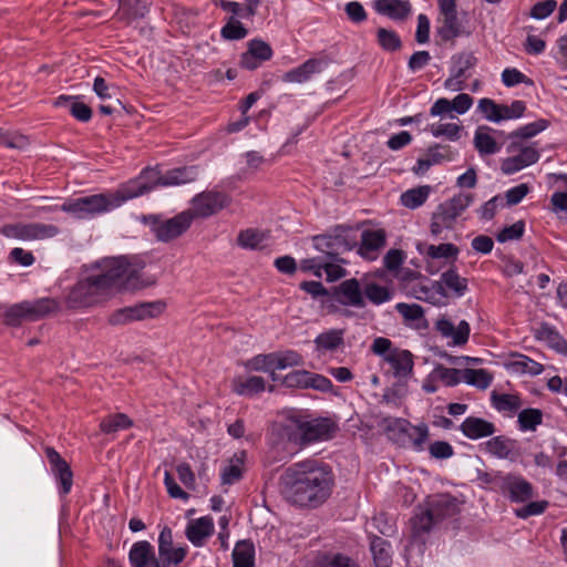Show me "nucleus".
I'll return each mask as SVG.
<instances>
[{
  "label": "nucleus",
  "instance_id": "41",
  "mask_svg": "<svg viewBox=\"0 0 567 567\" xmlns=\"http://www.w3.org/2000/svg\"><path fill=\"white\" fill-rule=\"evenodd\" d=\"M483 130H487V127H478L475 132V148L481 155H491L497 153L499 151V146L497 145L496 141L489 134L483 132Z\"/></svg>",
  "mask_w": 567,
  "mask_h": 567
},
{
  "label": "nucleus",
  "instance_id": "3",
  "mask_svg": "<svg viewBox=\"0 0 567 567\" xmlns=\"http://www.w3.org/2000/svg\"><path fill=\"white\" fill-rule=\"evenodd\" d=\"M458 509V499L450 494L429 496L412 518L413 530L415 534L429 533L434 525L456 515Z\"/></svg>",
  "mask_w": 567,
  "mask_h": 567
},
{
  "label": "nucleus",
  "instance_id": "60",
  "mask_svg": "<svg viewBox=\"0 0 567 567\" xmlns=\"http://www.w3.org/2000/svg\"><path fill=\"white\" fill-rule=\"evenodd\" d=\"M433 165L441 164L443 162H450L454 157V153L449 145L436 144L427 150L426 153Z\"/></svg>",
  "mask_w": 567,
  "mask_h": 567
},
{
  "label": "nucleus",
  "instance_id": "42",
  "mask_svg": "<svg viewBox=\"0 0 567 567\" xmlns=\"http://www.w3.org/2000/svg\"><path fill=\"white\" fill-rule=\"evenodd\" d=\"M430 186H420L404 192L401 196L402 204L411 209L420 207L429 197Z\"/></svg>",
  "mask_w": 567,
  "mask_h": 567
},
{
  "label": "nucleus",
  "instance_id": "28",
  "mask_svg": "<svg viewBox=\"0 0 567 567\" xmlns=\"http://www.w3.org/2000/svg\"><path fill=\"white\" fill-rule=\"evenodd\" d=\"M55 106H68L71 115L80 122H89L92 118V109L83 103L79 102L76 96H59L55 102Z\"/></svg>",
  "mask_w": 567,
  "mask_h": 567
},
{
  "label": "nucleus",
  "instance_id": "25",
  "mask_svg": "<svg viewBox=\"0 0 567 567\" xmlns=\"http://www.w3.org/2000/svg\"><path fill=\"white\" fill-rule=\"evenodd\" d=\"M214 533V523L210 517H200L189 522L186 528V537L195 546H202L205 538Z\"/></svg>",
  "mask_w": 567,
  "mask_h": 567
},
{
  "label": "nucleus",
  "instance_id": "24",
  "mask_svg": "<svg viewBox=\"0 0 567 567\" xmlns=\"http://www.w3.org/2000/svg\"><path fill=\"white\" fill-rule=\"evenodd\" d=\"M486 451L498 458L513 460L518 455L517 441L504 435L494 436L485 443Z\"/></svg>",
  "mask_w": 567,
  "mask_h": 567
},
{
  "label": "nucleus",
  "instance_id": "37",
  "mask_svg": "<svg viewBox=\"0 0 567 567\" xmlns=\"http://www.w3.org/2000/svg\"><path fill=\"white\" fill-rule=\"evenodd\" d=\"M442 279L454 297H462L467 290V279L461 277L453 267L442 274Z\"/></svg>",
  "mask_w": 567,
  "mask_h": 567
},
{
  "label": "nucleus",
  "instance_id": "53",
  "mask_svg": "<svg viewBox=\"0 0 567 567\" xmlns=\"http://www.w3.org/2000/svg\"><path fill=\"white\" fill-rule=\"evenodd\" d=\"M499 110L498 115L494 116V122L520 117L526 110V105L525 102L516 100L511 105H501Z\"/></svg>",
  "mask_w": 567,
  "mask_h": 567
},
{
  "label": "nucleus",
  "instance_id": "43",
  "mask_svg": "<svg viewBox=\"0 0 567 567\" xmlns=\"http://www.w3.org/2000/svg\"><path fill=\"white\" fill-rule=\"evenodd\" d=\"M518 425L522 431H535L543 422V412L539 409H524L518 413Z\"/></svg>",
  "mask_w": 567,
  "mask_h": 567
},
{
  "label": "nucleus",
  "instance_id": "56",
  "mask_svg": "<svg viewBox=\"0 0 567 567\" xmlns=\"http://www.w3.org/2000/svg\"><path fill=\"white\" fill-rule=\"evenodd\" d=\"M382 429L389 434H404L410 430L411 423L405 419L384 417L381 421Z\"/></svg>",
  "mask_w": 567,
  "mask_h": 567
},
{
  "label": "nucleus",
  "instance_id": "19",
  "mask_svg": "<svg viewBox=\"0 0 567 567\" xmlns=\"http://www.w3.org/2000/svg\"><path fill=\"white\" fill-rule=\"evenodd\" d=\"M198 176L197 166H183L167 171L155 178L156 186H177L196 181Z\"/></svg>",
  "mask_w": 567,
  "mask_h": 567
},
{
  "label": "nucleus",
  "instance_id": "27",
  "mask_svg": "<svg viewBox=\"0 0 567 567\" xmlns=\"http://www.w3.org/2000/svg\"><path fill=\"white\" fill-rule=\"evenodd\" d=\"M344 329H331L319 333L315 339L316 350L320 353L332 352L344 344Z\"/></svg>",
  "mask_w": 567,
  "mask_h": 567
},
{
  "label": "nucleus",
  "instance_id": "4",
  "mask_svg": "<svg viewBox=\"0 0 567 567\" xmlns=\"http://www.w3.org/2000/svg\"><path fill=\"white\" fill-rule=\"evenodd\" d=\"M472 194L460 193L439 205L432 215L431 233L439 235L443 229L453 228L457 217L472 204Z\"/></svg>",
  "mask_w": 567,
  "mask_h": 567
},
{
  "label": "nucleus",
  "instance_id": "6",
  "mask_svg": "<svg viewBox=\"0 0 567 567\" xmlns=\"http://www.w3.org/2000/svg\"><path fill=\"white\" fill-rule=\"evenodd\" d=\"M290 420L303 444L330 440L338 430L337 423L329 417L306 420L302 416H292Z\"/></svg>",
  "mask_w": 567,
  "mask_h": 567
},
{
  "label": "nucleus",
  "instance_id": "2",
  "mask_svg": "<svg viewBox=\"0 0 567 567\" xmlns=\"http://www.w3.org/2000/svg\"><path fill=\"white\" fill-rule=\"evenodd\" d=\"M334 476L329 465L306 460L288 466L279 477L281 496L302 508H317L330 497Z\"/></svg>",
  "mask_w": 567,
  "mask_h": 567
},
{
  "label": "nucleus",
  "instance_id": "61",
  "mask_svg": "<svg viewBox=\"0 0 567 567\" xmlns=\"http://www.w3.org/2000/svg\"><path fill=\"white\" fill-rule=\"evenodd\" d=\"M525 231L524 220H518L511 226L504 227L496 236L497 241L506 243L520 239Z\"/></svg>",
  "mask_w": 567,
  "mask_h": 567
},
{
  "label": "nucleus",
  "instance_id": "45",
  "mask_svg": "<svg viewBox=\"0 0 567 567\" xmlns=\"http://www.w3.org/2000/svg\"><path fill=\"white\" fill-rule=\"evenodd\" d=\"M377 40L379 45L389 52L398 51L402 48V41L399 34L385 28H379L377 30Z\"/></svg>",
  "mask_w": 567,
  "mask_h": 567
},
{
  "label": "nucleus",
  "instance_id": "17",
  "mask_svg": "<svg viewBox=\"0 0 567 567\" xmlns=\"http://www.w3.org/2000/svg\"><path fill=\"white\" fill-rule=\"evenodd\" d=\"M373 9L394 21H405L412 13V6L408 0H373Z\"/></svg>",
  "mask_w": 567,
  "mask_h": 567
},
{
  "label": "nucleus",
  "instance_id": "11",
  "mask_svg": "<svg viewBox=\"0 0 567 567\" xmlns=\"http://www.w3.org/2000/svg\"><path fill=\"white\" fill-rule=\"evenodd\" d=\"M165 303L162 301L144 302L133 307L117 309L109 317L111 326L126 324L134 320L153 318L163 312Z\"/></svg>",
  "mask_w": 567,
  "mask_h": 567
},
{
  "label": "nucleus",
  "instance_id": "16",
  "mask_svg": "<svg viewBox=\"0 0 567 567\" xmlns=\"http://www.w3.org/2000/svg\"><path fill=\"white\" fill-rule=\"evenodd\" d=\"M363 292L360 281L357 278H350L333 287L332 297L342 306L361 309L367 306Z\"/></svg>",
  "mask_w": 567,
  "mask_h": 567
},
{
  "label": "nucleus",
  "instance_id": "23",
  "mask_svg": "<svg viewBox=\"0 0 567 567\" xmlns=\"http://www.w3.org/2000/svg\"><path fill=\"white\" fill-rule=\"evenodd\" d=\"M323 65H327L324 60L309 59L298 68L285 73L282 79L285 82L303 83L310 80L313 74L321 72Z\"/></svg>",
  "mask_w": 567,
  "mask_h": 567
},
{
  "label": "nucleus",
  "instance_id": "57",
  "mask_svg": "<svg viewBox=\"0 0 567 567\" xmlns=\"http://www.w3.org/2000/svg\"><path fill=\"white\" fill-rule=\"evenodd\" d=\"M274 353L277 370H282L288 367H297L302 364V357L296 351L288 350L285 352Z\"/></svg>",
  "mask_w": 567,
  "mask_h": 567
},
{
  "label": "nucleus",
  "instance_id": "12",
  "mask_svg": "<svg viewBox=\"0 0 567 567\" xmlns=\"http://www.w3.org/2000/svg\"><path fill=\"white\" fill-rule=\"evenodd\" d=\"M509 153L518 151V154L504 158L501 169L506 175H512L529 165L535 164L539 159V152L534 146H524L513 141L507 147Z\"/></svg>",
  "mask_w": 567,
  "mask_h": 567
},
{
  "label": "nucleus",
  "instance_id": "34",
  "mask_svg": "<svg viewBox=\"0 0 567 567\" xmlns=\"http://www.w3.org/2000/svg\"><path fill=\"white\" fill-rule=\"evenodd\" d=\"M233 389L239 395H254L266 389V382L261 377H249L248 379H235Z\"/></svg>",
  "mask_w": 567,
  "mask_h": 567
},
{
  "label": "nucleus",
  "instance_id": "46",
  "mask_svg": "<svg viewBox=\"0 0 567 567\" xmlns=\"http://www.w3.org/2000/svg\"><path fill=\"white\" fill-rule=\"evenodd\" d=\"M463 380L471 385L480 389H486L492 383V375L484 369H465L463 370Z\"/></svg>",
  "mask_w": 567,
  "mask_h": 567
},
{
  "label": "nucleus",
  "instance_id": "30",
  "mask_svg": "<svg viewBox=\"0 0 567 567\" xmlns=\"http://www.w3.org/2000/svg\"><path fill=\"white\" fill-rule=\"evenodd\" d=\"M390 549L391 546L388 540L379 536L371 537L370 550L372 553L375 567H391L392 556Z\"/></svg>",
  "mask_w": 567,
  "mask_h": 567
},
{
  "label": "nucleus",
  "instance_id": "64",
  "mask_svg": "<svg viewBox=\"0 0 567 567\" xmlns=\"http://www.w3.org/2000/svg\"><path fill=\"white\" fill-rule=\"evenodd\" d=\"M318 567H360L351 557L343 554H334L327 557Z\"/></svg>",
  "mask_w": 567,
  "mask_h": 567
},
{
  "label": "nucleus",
  "instance_id": "49",
  "mask_svg": "<svg viewBox=\"0 0 567 567\" xmlns=\"http://www.w3.org/2000/svg\"><path fill=\"white\" fill-rule=\"evenodd\" d=\"M246 367L249 370L254 371H261V372H268V371H276V362H275V353H268V354H258L250 359Z\"/></svg>",
  "mask_w": 567,
  "mask_h": 567
},
{
  "label": "nucleus",
  "instance_id": "26",
  "mask_svg": "<svg viewBox=\"0 0 567 567\" xmlns=\"http://www.w3.org/2000/svg\"><path fill=\"white\" fill-rule=\"evenodd\" d=\"M128 558L132 567H154V559H157L153 546L146 540L135 543Z\"/></svg>",
  "mask_w": 567,
  "mask_h": 567
},
{
  "label": "nucleus",
  "instance_id": "10",
  "mask_svg": "<svg viewBox=\"0 0 567 567\" xmlns=\"http://www.w3.org/2000/svg\"><path fill=\"white\" fill-rule=\"evenodd\" d=\"M154 174L151 169H144L136 178L122 184L114 193H110L114 208L120 207L126 200L136 198L150 193L156 187L155 178L150 179L148 175Z\"/></svg>",
  "mask_w": 567,
  "mask_h": 567
},
{
  "label": "nucleus",
  "instance_id": "58",
  "mask_svg": "<svg viewBox=\"0 0 567 567\" xmlns=\"http://www.w3.org/2000/svg\"><path fill=\"white\" fill-rule=\"evenodd\" d=\"M246 52L258 59L259 62L268 61L272 56V50L270 45L267 42L258 39L249 41L248 50Z\"/></svg>",
  "mask_w": 567,
  "mask_h": 567
},
{
  "label": "nucleus",
  "instance_id": "21",
  "mask_svg": "<svg viewBox=\"0 0 567 567\" xmlns=\"http://www.w3.org/2000/svg\"><path fill=\"white\" fill-rule=\"evenodd\" d=\"M393 369L394 377L406 378L413 371V354L409 350L394 348L384 358Z\"/></svg>",
  "mask_w": 567,
  "mask_h": 567
},
{
  "label": "nucleus",
  "instance_id": "38",
  "mask_svg": "<svg viewBox=\"0 0 567 567\" xmlns=\"http://www.w3.org/2000/svg\"><path fill=\"white\" fill-rule=\"evenodd\" d=\"M131 426H133V421L124 413L107 415L100 423V430L105 434L115 433Z\"/></svg>",
  "mask_w": 567,
  "mask_h": 567
},
{
  "label": "nucleus",
  "instance_id": "22",
  "mask_svg": "<svg viewBox=\"0 0 567 567\" xmlns=\"http://www.w3.org/2000/svg\"><path fill=\"white\" fill-rule=\"evenodd\" d=\"M27 321H38L59 310V302L52 298H40L34 301H23Z\"/></svg>",
  "mask_w": 567,
  "mask_h": 567
},
{
  "label": "nucleus",
  "instance_id": "7",
  "mask_svg": "<svg viewBox=\"0 0 567 567\" xmlns=\"http://www.w3.org/2000/svg\"><path fill=\"white\" fill-rule=\"evenodd\" d=\"M114 209L110 194L79 197L61 205V210L78 218H86Z\"/></svg>",
  "mask_w": 567,
  "mask_h": 567
},
{
  "label": "nucleus",
  "instance_id": "63",
  "mask_svg": "<svg viewBox=\"0 0 567 567\" xmlns=\"http://www.w3.org/2000/svg\"><path fill=\"white\" fill-rule=\"evenodd\" d=\"M395 309L406 321H416L424 317L423 308L416 303L400 302L395 306Z\"/></svg>",
  "mask_w": 567,
  "mask_h": 567
},
{
  "label": "nucleus",
  "instance_id": "15",
  "mask_svg": "<svg viewBox=\"0 0 567 567\" xmlns=\"http://www.w3.org/2000/svg\"><path fill=\"white\" fill-rule=\"evenodd\" d=\"M313 243L318 250L326 254L327 259L338 262H346L339 256L355 246V241L349 240L343 234L316 236Z\"/></svg>",
  "mask_w": 567,
  "mask_h": 567
},
{
  "label": "nucleus",
  "instance_id": "9",
  "mask_svg": "<svg viewBox=\"0 0 567 567\" xmlns=\"http://www.w3.org/2000/svg\"><path fill=\"white\" fill-rule=\"evenodd\" d=\"M230 202V197L223 192L205 190L192 199V207L186 210L190 213L193 220L208 218L226 208Z\"/></svg>",
  "mask_w": 567,
  "mask_h": 567
},
{
  "label": "nucleus",
  "instance_id": "35",
  "mask_svg": "<svg viewBox=\"0 0 567 567\" xmlns=\"http://www.w3.org/2000/svg\"><path fill=\"white\" fill-rule=\"evenodd\" d=\"M515 360L508 363V367L517 373H527L529 375H538L544 371L543 364L536 362L525 354L514 353L512 354Z\"/></svg>",
  "mask_w": 567,
  "mask_h": 567
},
{
  "label": "nucleus",
  "instance_id": "62",
  "mask_svg": "<svg viewBox=\"0 0 567 567\" xmlns=\"http://www.w3.org/2000/svg\"><path fill=\"white\" fill-rule=\"evenodd\" d=\"M308 379L309 371L296 370L284 377L282 384L288 388L308 389Z\"/></svg>",
  "mask_w": 567,
  "mask_h": 567
},
{
  "label": "nucleus",
  "instance_id": "47",
  "mask_svg": "<svg viewBox=\"0 0 567 567\" xmlns=\"http://www.w3.org/2000/svg\"><path fill=\"white\" fill-rule=\"evenodd\" d=\"M432 375L442 381L446 386H454L463 380V371L454 368H446L439 364L432 372Z\"/></svg>",
  "mask_w": 567,
  "mask_h": 567
},
{
  "label": "nucleus",
  "instance_id": "55",
  "mask_svg": "<svg viewBox=\"0 0 567 567\" xmlns=\"http://www.w3.org/2000/svg\"><path fill=\"white\" fill-rule=\"evenodd\" d=\"M264 240V235L256 229L241 230L237 237V244L246 249H256Z\"/></svg>",
  "mask_w": 567,
  "mask_h": 567
},
{
  "label": "nucleus",
  "instance_id": "54",
  "mask_svg": "<svg viewBox=\"0 0 567 567\" xmlns=\"http://www.w3.org/2000/svg\"><path fill=\"white\" fill-rule=\"evenodd\" d=\"M248 31L243 23L231 17L229 21L223 27L221 35L227 40H240L247 35Z\"/></svg>",
  "mask_w": 567,
  "mask_h": 567
},
{
  "label": "nucleus",
  "instance_id": "44",
  "mask_svg": "<svg viewBox=\"0 0 567 567\" xmlns=\"http://www.w3.org/2000/svg\"><path fill=\"white\" fill-rule=\"evenodd\" d=\"M385 245V233L383 229L364 230L361 235V247L363 251H375Z\"/></svg>",
  "mask_w": 567,
  "mask_h": 567
},
{
  "label": "nucleus",
  "instance_id": "33",
  "mask_svg": "<svg viewBox=\"0 0 567 567\" xmlns=\"http://www.w3.org/2000/svg\"><path fill=\"white\" fill-rule=\"evenodd\" d=\"M363 297L365 301H370L372 305L380 306L388 302L393 297V290L388 287L381 286L374 281H369L363 285Z\"/></svg>",
  "mask_w": 567,
  "mask_h": 567
},
{
  "label": "nucleus",
  "instance_id": "36",
  "mask_svg": "<svg viewBox=\"0 0 567 567\" xmlns=\"http://www.w3.org/2000/svg\"><path fill=\"white\" fill-rule=\"evenodd\" d=\"M491 401L499 412H516L522 406V400L517 394L492 392Z\"/></svg>",
  "mask_w": 567,
  "mask_h": 567
},
{
  "label": "nucleus",
  "instance_id": "14",
  "mask_svg": "<svg viewBox=\"0 0 567 567\" xmlns=\"http://www.w3.org/2000/svg\"><path fill=\"white\" fill-rule=\"evenodd\" d=\"M456 8L455 0H439L442 25L437 28V34L443 41H453L463 34Z\"/></svg>",
  "mask_w": 567,
  "mask_h": 567
},
{
  "label": "nucleus",
  "instance_id": "50",
  "mask_svg": "<svg viewBox=\"0 0 567 567\" xmlns=\"http://www.w3.org/2000/svg\"><path fill=\"white\" fill-rule=\"evenodd\" d=\"M0 144L10 148L23 150L29 145V138L18 132L0 128Z\"/></svg>",
  "mask_w": 567,
  "mask_h": 567
},
{
  "label": "nucleus",
  "instance_id": "31",
  "mask_svg": "<svg viewBox=\"0 0 567 567\" xmlns=\"http://www.w3.org/2000/svg\"><path fill=\"white\" fill-rule=\"evenodd\" d=\"M535 338L537 340L546 341L549 347L560 353L567 352V341L547 323H542L535 330Z\"/></svg>",
  "mask_w": 567,
  "mask_h": 567
},
{
  "label": "nucleus",
  "instance_id": "59",
  "mask_svg": "<svg viewBox=\"0 0 567 567\" xmlns=\"http://www.w3.org/2000/svg\"><path fill=\"white\" fill-rule=\"evenodd\" d=\"M405 435L412 441L413 446L417 451H422L425 442L429 439V427L425 423L416 426L411 425Z\"/></svg>",
  "mask_w": 567,
  "mask_h": 567
},
{
  "label": "nucleus",
  "instance_id": "51",
  "mask_svg": "<svg viewBox=\"0 0 567 567\" xmlns=\"http://www.w3.org/2000/svg\"><path fill=\"white\" fill-rule=\"evenodd\" d=\"M52 473L60 484L61 494H69L73 485V473L70 465L65 463L61 467L59 466L52 470Z\"/></svg>",
  "mask_w": 567,
  "mask_h": 567
},
{
  "label": "nucleus",
  "instance_id": "32",
  "mask_svg": "<svg viewBox=\"0 0 567 567\" xmlns=\"http://www.w3.org/2000/svg\"><path fill=\"white\" fill-rule=\"evenodd\" d=\"M234 567L255 566V546L250 540H240L233 550Z\"/></svg>",
  "mask_w": 567,
  "mask_h": 567
},
{
  "label": "nucleus",
  "instance_id": "8",
  "mask_svg": "<svg viewBox=\"0 0 567 567\" xmlns=\"http://www.w3.org/2000/svg\"><path fill=\"white\" fill-rule=\"evenodd\" d=\"M59 227L42 223H16L7 224L0 228V234L23 241L43 240L53 238L59 234Z\"/></svg>",
  "mask_w": 567,
  "mask_h": 567
},
{
  "label": "nucleus",
  "instance_id": "52",
  "mask_svg": "<svg viewBox=\"0 0 567 567\" xmlns=\"http://www.w3.org/2000/svg\"><path fill=\"white\" fill-rule=\"evenodd\" d=\"M27 320V313L24 311L23 301L19 303H14L7 308L3 312V322L7 326L18 327L22 323V321Z\"/></svg>",
  "mask_w": 567,
  "mask_h": 567
},
{
  "label": "nucleus",
  "instance_id": "18",
  "mask_svg": "<svg viewBox=\"0 0 567 567\" xmlns=\"http://www.w3.org/2000/svg\"><path fill=\"white\" fill-rule=\"evenodd\" d=\"M502 488L512 502L522 503L533 497V486L520 476L508 474L503 478Z\"/></svg>",
  "mask_w": 567,
  "mask_h": 567
},
{
  "label": "nucleus",
  "instance_id": "39",
  "mask_svg": "<svg viewBox=\"0 0 567 567\" xmlns=\"http://www.w3.org/2000/svg\"><path fill=\"white\" fill-rule=\"evenodd\" d=\"M477 63L476 56L472 52H461L452 56L451 73L455 76H466V71L474 68Z\"/></svg>",
  "mask_w": 567,
  "mask_h": 567
},
{
  "label": "nucleus",
  "instance_id": "5",
  "mask_svg": "<svg viewBox=\"0 0 567 567\" xmlns=\"http://www.w3.org/2000/svg\"><path fill=\"white\" fill-rule=\"evenodd\" d=\"M152 228L156 239L162 243H171L183 236L192 226V215L183 210L172 218L162 219L158 216L150 215L144 218Z\"/></svg>",
  "mask_w": 567,
  "mask_h": 567
},
{
  "label": "nucleus",
  "instance_id": "29",
  "mask_svg": "<svg viewBox=\"0 0 567 567\" xmlns=\"http://www.w3.org/2000/svg\"><path fill=\"white\" fill-rule=\"evenodd\" d=\"M416 249L420 254L425 255L432 259L439 258H453L456 259L458 255V248L453 244H440V245H429L426 243H417Z\"/></svg>",
  "mask_w": 567,
  "mask_h": 567
},
{
  "label": "nucleus",
  "instance_id": "48",
  "mask_svg": "<svg viewBox=\"0 0 567 567\" xmlns=\"http://www.w3.org/2000/svg\"><path fill=\"white\" fill-rule=\"evenodd\" d=\"M548 126V121L546 120H538L536 122L526 124L522 126L520 128L516 130L515 132L511 133L508 135V138H532L542 131H544Z\"/></svg>",
  "mask_w": 567,
  "mask_h": 567
},
{
  "label": "nucleus",
  "instance_id": "40",
  "mask_svg": "<svg viewBox=\"0 0 567 567\" xmlns=\"http://www.w3.org/2000/svg\"><path fill=\"white\" fill-rule=\"evenodd\" d=\"M147 12V0H126L120 9V14L127 21L143 18Z\"/></svg>",
  "mask_w": 567,
  "mask_h": 567
},
{
  "label": "nucleus",
  "instance_id": "1",
  "mask_svg": "<svg viewBox=\"0 0 567 567\" xmlns=\"http://www.w3.org/2000/svg\"><path fill=\"white\" fill-rule=\"evenodd\" d=\"M126 257L105 258L96 264L97 272L78 281L70 290L65 303L70 309L95 306L106 300L113 289L140 290L156 284L155 276L141 272Z\"/></svg>",
  "mask_w": 567,
  "mask_h": 567
},
{
  "label": "nucleus",
  "instance_id": "13",
  "mask_svg": "<svg viewBox=\"0 0 567 567\" xmlns=\"http://www.w3.org/2000/svg\"><path fill=\"white\" fill-rule=\"evenodd\" d=\"M184 547H174L172 529L165 526L158 536V557L154 559V567H169L178 565L186 557Z\"/></svg>",
  "mask_w": 567,
  "mask_h": 567
},
{
  "label": "nucleus",
  "instance_id": "20",
  "mask_svg": "<svg viewBox=\"0 0 567 567\" xmlns=\"http://www.w3.org/2000/svg\"><path fill=\"white\" fill-rule=\"evenodd\" d=\"M461 432L470 440H478L491 436L495 433L494 423L477 416L466 417L461 426Z\"/></svg>",
  "mask_w": 567,
  "mask_h": 567
}]
</instances>
